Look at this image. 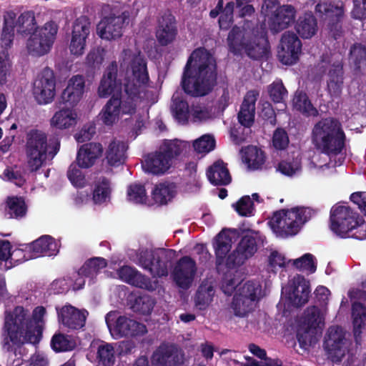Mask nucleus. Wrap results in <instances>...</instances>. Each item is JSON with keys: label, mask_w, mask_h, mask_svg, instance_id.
<instances>
[{"label": "nucleus", "mask_w": 366, "mask_h": 366, "mask_svg": "<svg viewBox=\"0 0 366 366\" xmlns=\"http://www.w3.org/2000/svg\"><path fill=\"white\" fill-rule=\"evenodd\" d=\"M121 66L130 65L132 74L124 82L122 99L112 97L99 113L100 120L107 126L117 123L122 115H130L134 138L146 128L149 108L157 102V94L150 84L147 63L136 49L124 50Z\"/></svg>", "instance_id": "f257e3e1"}, {"label": "nucleus", "mask_w": 366, "mask_h": 366, "mask_svg": "<svg viewBox=\"0 0 366 366\" xmlns=\"http://www.w3.org/2000/svg\"><path fill=\"white\" fill-rule=\"evenodd\" d=\"M261 15L264 17V24L260 29L252 28L247 22L242 28L236 26L230 31L227 44L231 52L245 53L254 59L266 56L269 49L267 29L273 33L287 29L294 23L296 10L291 5L280 6L277 0H264Z\"/></svg>", "instance_id": "f03ea898"}, {"label": "nucleus", "mask_w": 366, "mask_h": 366, "mask_svg": "<svg viewBox=\"0 0 366 366\" xmlns=\"http://www.w3.org/2000/svg\"><path fill=\"white\" fill-rule=\"evenodd\" d=\"M46 315V309L42 306L36 307L31 314L29 308L23 306H16L6 310L2 330L4 346L10 350L26 343H39Z\"/></svg>", "instance_id": "7ed1b4c3"}, {"label": "nucleus", "mask_w": 366, "mask_h": 366, "mask_svg": "<svg viewBox=\"0 0 366 366\" xmlns=\"http://www.w3.org/2000/svg\"><path fill=\"white\" fill-rule=\"evenodd\" d=\"M214 57L204 49L194 51L185 66L182 84L184 92L194 97L207 94L216 82Z\"/></svg>", "instance_id": "20e7f679"}, {"label": "nucleus", "mask_w": 366, "mask_h": 366, "mask_svg": "<svg viewBox=\"0 0 366 366\" xmlns=\"http://www.w3.org/2000/svg\"><path fill=\"white\" fill-rule=\"evenodd\" d=\"M261 241V236L257 232L249 231L243 236L236 249L228 255L232 244L231 232L222 230L214 244L217 269L224 272V268L232 269L244 264L257 252V244Z\"/></svg>", "instance_id": "39448f33"}, {"label": "nucleus", "mask_w": 366, "mask_h": 366, "mask_svg": "<svg viewBox=\"0 0 366 366\" xmlns=\"http://www.w3.org/2000/svg\"><path fill=\"white\" fill-rule=\"evenodd\" d=\"M345 140V132L337 119L326 118L318 122L312 130V142L322 154L312 157L311 167H327V157L342 152Z\"/></svg>", "instance_id": "423d86ee"}, {"label": "nucleus", "mask_w": 366, "mask_h": 366, "mask_svg": "<svg viewBox=\"0 0 366 366\" xmlns=\"http://www.w3.org/2000/svg\"><path fill=\"white\" fill-rule=\"evenodd\" d=\"M58 140L48 142L46 134L41 130L30 131L26 136V165L31 172H36L52 159L59 150Z\"/></svg>", "instance_id": "0eeeda50"}, {"label": "nucleus", "mask_w": 366, "mask_h": 366, "mask_svg": "<svg viewBox=\"0 0 366 366\" xmlns=\"http://www.w3.org/2000/svg\"><path fill=\"white\" fill-rule=\"evenodd\" d=\"M330 227L333 233L342 238L366 239L363 221L345 204L339 203L331 208Z\"/></svg>", "instance_id": "6e6552de"}, {"label": "nucleus", "mask_w": 366, "mask_h": 366, "mask_svg": "<svg viewBox=\"0 0 366 366\" xmlns=\"http://www.w3.org/2000/svg\"><path fill=\"white\" fill-rule=\"evenodd\" d=\"M312 210L305 207H295L275 212L268 222L273 233L281 238L296 235L312 217Z\"/></svg>", "instance_id": "1a4fd4ad"}, {"label": "nucleus", "mask_w": 366, "mask_h": 366, "mask_svg": "<svg viewBox=\"0 0 366 366\" xmlns=\"http://www.w3.org/2000/svg\"><path fill=\"white\" fill-rule=\"evenodd\" d=\"M265 295L260 279L246 281L232 299L229 310L234 316L245 317L256 307L257 302Z\"/></svg>", "instance_id": "9d476101"}, {"label": "nucleus", "mask_w": 366, "mask_h": 366, "mask_svg": "<svg viewBox=\"0 0 366 366\" xmlns=\"http://www.w3.org/2000/svg\"><path fill=\"white\" fill-rule=\"evenodd\" d=\"M175 252L163 248L140 249L133 261L148 271L153 277H164L168 274V264L174 257Z\"/></svg>", "instance_id": "9b49d317"}, {"label": "nucleus", "mask_w": 366, "mask_h": 366, "mask_svg": "<svg viewBox=\"0 0 366 366\" xmlns=\"http://www.w3.org/2000/svg\"><path fill=\"white\" fill-rule=\"evenodd\" d=\"M324 313L317 307L307 308L298 322L297 337L302 347L312 345L324 326Z\"/></svg>", "instance_id": "f8f14e48"}, {"label": "nucleus", "mask_w": 366, "mask_h": 366, "mask_svg": "<svg viewBox=\"0 0 366 366\" xmlns=\"http://www.w3.org/2000/svg\"><path fill=\"white\" fill-rule=\"evenodd\" d=\"M58 24L49 21L32 32L26 41L27 53L33 56H42L48 54L56 40Z\"/></svg>", "instance_id": "ddd939ff"}, {"label": "nucleus", "mask_w": 366, "mask_h": 366, "mask_svg": "<svg viewBox=\"0 0 366 366\" xmlns=\"http://www.w3.org/2000/svg\"><path fill=\"white\" fill-rule=\"evenodd\" d=\"M127 49H136L139 53L140 55L144 59V56L142 54L141 51L136 46V44H134L131 45L127 49H124L122 52L121 53L119 58V63L120 65L121 71H126V76L124 79V82L121 79H119L117 74V64L116 61L112 62L109 66L107 68L98 87L97 93L99 97L106 98L110 95H112V97H117L119 94L122 93V89H124V82L126 78L132 74L131 66L129 65L127 67L122 68L120 59L124 50Z\"/></svg>", "instance_id": "4468645a"}, {"label": "nucleus", "mask_w": 366, "mask_h": 366, "mask_svg": "<svg viewBox=\"0 0 366 366\" xmlns=\"http://www.w3.org/2000/svg\"><path fill=\"white\" fill-rule=\"evenodd\" d=\"M105 322L111 336L116 340L147 332L145 325L127 316L120 315L117 311L108 312L105 316Z\"/></svg>", "instance_id": "2eb2a0df"}, {"label": "nucleus", "mask_w": 366, "mask_h": 366, "mask_svg": "<svg viewBox=\"0 0 366 366\" xmlns=\"http://www.w3.org/2000/svg\"><path fill=\"white\" fill-rule=\"evenodd\" d=\"M310 293L309 282L303 277L297 275L282 287L279 307L289 309L290 305L300 307L305 304Z\"/></svg>", "instance_id": "dca6fc26"}, {"label": "nucleus", "mask_w": 366, "mask_h": 366, "mask_svg": "<svg viewBox=\"0 0 366 366\" xmlns=\"http://www.w3.org/2000/svg\"><path fill=\"white\" fill-rule=\"evenodd\" d=\"M33 94L39 104L51 103L56 95V79L54 71L44 68L36 76L34 82Z\"/></svg>", "instance_id": "f3484780"}, {"label": "nucleus", "mask_w": 366, "mask_h": 366, "mask_svg": "<svg viewBox=\"0 0 366 366\" xmlns=\"http://www.w3.org/2000/svg\"><path fill=\"white\" fill-rule=\"evenodd\" d=\"M350 342L341 327H331L325 341V349L333 362H339L349 350Z\"/></svg>", "instance_id": "a211bd4d"}, {"label": "nucleus", "mask_w": 366, "mask_h": 366, "mask_svg": "<svg viewBox=\"0 0 366 366\" xmlns=\"http://www.w3.org/2000/svg\"><path fill=\"white\" fill-rule=\"evenodd\" d=\"M320 68L327 73V86L330 95L332 97H340L343 86V70L340 57L333 56L328 61L323 60Z\"/></svg>", "instance_id": "6ab92c4d"}, {"label": "nucleus", "mask_w": 366, "mask_h": 366, "mask_svg": "<svg viewBox=\"0 0 366 366\" xmlns=\"http://www.w3.org/2000/svg\"><path fill=\"white\" fill-rule=\"evenodd\" d=\"M130 16L129 11H124L122 15L104 17L97 25V34L108 41L119 39L124 32V25Z\"/></svg>", "instance_id": "aec40b11"}, {"label": "nucleus", "mask_w": 366, "mask_h": 366, "mask_svg": "<svg viewBox=\"0 0 366 366\" xmlns=\"http://www.w3.org/2000/svg\"><path fill=\"white\" fill-rule=\"evenodd\" d=\"M302 54V42L293 32H285L278 47V59L285 65H292L297 62Z\"/></svg>", "instance_id": "412c9836"}, {"label": "nucleus", "mask_w": 366, "mask_h": 366, "mask_svg": "<svg viewBox=\"0 0 366 366\" xmlns=\"http://www.w3.org/2000/svg\"><path fill=\"white\" fill-rule=\"evenodd\" d=\"M89 19L82 16L76 19L73 24L69 51L72 55L79 56L84 52L86 41L90 33Z\"/></svg>", "instance_id": "4be33fe9"}, {"label": "nucleus", "mask_w": 366, "mask_h": 366, "mask_svg": "<svg viewBox=\"0 0 366 366\" xmlns=\"http://www.w3.org/2000/svg\"><path fill=\"white\" fill-rule=\"evenodd\" d=\"M197 265L194 259L188 256L183 257L176 264L172 276L176 284L181 288L188 289L194 280Z\"/></svg>", "instance_id": "5701e85b"}, {"label": "nucleus", "mask_w": 366, "mask_h": 366, "mask_svg": "<svg viewBox=\"0 0 366 366\" xmlns=\"http://www.w3.org/2000/svg\"><path fill=\"white\" fill-rule=\"evenodd\" d=\"M58 320L64 327L70 330H79L85 325L88 312L71 305L56 308Z\"/></svg>", "instance_id": "b1692460"}, {"label": "nucleus", "mask_w": 366, "mask_h": 366, "mask_svg": "<svg viewBox=\"0 0 366 366\" xmlns=\"http://www.w3.org/2000/svg\"><path fill=\"white\" fill-rule=\"evenodd\" d=\"M316 12L325 15L330 21H335V24L330 25V32L336 39L341 31V26L339 24L340 19L344 14V6L342 1H322L319 3L315 8Z\"/></svg>", "instance_id": "393cba45"}, {"label": "nucleus", "mask_w": 366, "mask_h": 366, "mask_svg": "<svg viewBox=\"0 0 366 366\" xmlns=\"http://www.w3.org/2000/svg\"><path fill=\"white\" fill-rule=\"evenodd\" d=\"M85 91V79L82 75L71 76L61 93V100L72 106L76 105L82 99Z\"/></svg>", "instance_id": "a878e982"}, {"label": "nucleus", "mask_w": 366, "mask_h": 366, "mask_svg": "<svg viewBox=\"0 0 366 366\" xmlns=\"http://www.w3.org/2000/svg\"><path fill=\"white\" fill-rule=\"evenodd\" d=\"M117 274L123 282L139 288L152 291L154 290L157 286V281H150L134 267L130 266L122 267L117 270Z\"/></svg>", "instance_id": "bb28decb"}, {"label": "nucleus", "mask_w": 366, "mask_h": 366, "mask_svg": "<svg viewBox=\"0 0 366 366\" xmlns=\"http://www.w3.org/2000/svg\"><path fill=\"white\" fill-rule=\"evenodd\" d=\"M78 121L79 115L76 109L63 107L53 114L49 124L54 130L65 131L74 128Z\"/></svg>", "instance_id": "cd10ccee"}, {"label": "nucleus", "mask_w": 366, "mask_h": 366, "mask_svg": "<svg viewBox=\"0 0 366 366\" xmlns=\"http://www.w3.org/2000/svg\"><path fill=\"white\" fill-rule=\"evenodd\" d=\"M112 192V182L104 177H100L93 183L92 202L97 206H107L111 202Z\"/></svg>", "instance_id": "c85d7f7f"}, {"label": "nucleus", "mask_w": 366, "mask_h": 366, "mask_svg": "<svg viewBox=\"0 0 366 366\" xmlns=\"http://www.w3.org/2000/svg\"><path fill=\"white\" fill-rule=\"evenodd\" d=\"M182 360V353L168 345L160 346L152 356V362L155 366H179Z\"/></svg>", "instance_id": "c756f323"}, {"label": "nucleus", "mask_w": 366, "mask_h": 366, "mask_svg": "<svg viewBox=\"0 0 366 366\" xmlns=\"http://www.w3.org/2000/svg\"><path fill=\"white\" fill-rule=\"evenodd\" d=\"M103 153L99 143H88L82 145L77 153L76 162L79 167L89 168L100 158Z\"/></svg>", "instance_id": "7c9ffc66"}, {"label": "nucleus", "mask_w": 366, "mask_h": 366, "mask_svg": "<svg viewBox=\"0 0 366 366\" xmlns=\"http://www.w3.org/2000/svg\"><path fill=\"white\" fill-rule=\"evenodd\" d=\"M177 35L174 17L169 13L164 14L159 21L156 36L162 45L172 43Z\"/></svg>", "instance_id": "2f4dec72"}, {"label": "nucleus", "mask_w": 366, "mask_h": 366, "mask_svg": "<svg viewBox=\"0 0 366 366\" xmlns=\"http://www.w3.org/2000/svg\"><path fill=\"white\" fill-rule=\"evenodd\" d=\"M29 244L34 259L43 256H54L59 252L58 242L48 235L41 236Z\"/></svg>", "instance_id": "473e14b6"}, {"label": "nucleus", "mask_w": 366, "mask_h": 366, "mask_svg": "<svg viewBox=\"0 0 366 366\" xmlns=\"http://www.w3.org/2000/svg\"><path fill=\"white\" fill-rule=\"evenodd\" d=\"M173 165L171 158L167 157L160 149L149 154L143 164L144 169L154 174H162L167 172Z\"/></svg>", "instance_id": "72a5a7b5"}, {"label": "nucleus", "mask_w": 366, "mask_h": 366, "mask_svg": "<svg viewBox=\"0 0 366 366\" xmlns=\"http://www.w3.org/2000/svg\"><path fill=\"white\" fill-rule=\"evenodd\" d=\"M259 97L256 90L249 91L243 100L240 111L238 114L239 123L245 127H250L254 119L255 102Z\"/></svg>", "instance_id": "f704fd0d"}, {"label": "nucleus", "mask_w": 366, "mask_h": 366, "mask_svg": "<svg viewBox=\"0 0 366 366\" xmlns=\"http://www.w3.org/2000/svg\"><path fill=\"white\" fill-rule=\"evenodd\" d=\"M177 194V188L174 183L164 182L157 184L151 192L152 204L166 205L172 201Z\"/></svg>", "instance_id": "c9c22d12"}, {"label": "nucleus", "mask_w": 366, "mask_h": 366, "mask_svg": "<svg viewBox=\"0 0 366 366\" xmlns=\"http://www.w3.org/2000/svg\"><path fill=\"white\" fill-rule=\"evenodd\" d=\"M242 159L248 170L262 169L266 163L265 153L257 147L248 146L242 150Z\"/></svg>", "instance_id": "e433bc0d"}, {"label": "nucleus", "mask_w": 366, "mask_h": 366, "mask_svg": "<svg viewBox=\"0 0 366 366\" xmlns=\"http://www.w3.org/2000/svg\"><path fill=\"white\" fill-rule=\"evenodd\" d=\"M4 24L0 35V45L2 51L10 49L14 39L15 10H7L4 14Z\"/></svg>", "instance_id": "4c0bfd02"}, {"label": "nucleus", "mask_w": 366, "mask_h": 366, "mask_svg": "<svg viewBox=\"0 0 366 366\" xmlns=\"http://www.w3.org/2000/svg\"><path fill=\"white\" fill-rule=\"evenodd\" d=\"M34 16V13L31 11H27L21 13L17 16V13L15 11V20H14V30L18 34L25 35H30L34 32L36 29H39Z\"/></svg>", "instance_id": "58836bf2"}, {"label": "nucleus", "mask_w": 366, "mask_h": 366, "mask_svg": "<svg viewBox=\"0 0 366 366\" xmlns=\"http://www.w3.org/2000/svg\"><path fill=\"white\" fill-rule=\"evenodd\" d=\"M207 177L209 182L215 185H225L231 181L227 165L222 160L216 161L208 169Z\"/></svg>", "instance_id": "ea45409f"}, {"label": "nucleus", "mask_w": 366, "mask_h": 366, "mask_svg": "<svg viewBox=\"0 0 366 366\" xmlns=\"http://www.w3.org/2000/svg\"><path fill=\"white\" fill-rule=\"evenodd\" d=\"M127 146L126 143L119 140L112 141L106 150V159L109 164L119 166L122 164L126 158Z\"/></svg>", "instance_id": "a19ab883"}, {"label": "nucleus", "mask_w": 366, "mask_h": 366, "mask_svg": "<svg viewBox=\"0 0 366 366\" xmlns=\"http://www.w3.org/2000/svg\"><path fill=\"white\" fill-rule=\"evenodd\" d=\"M215 294L214 285L212 280H204L200 285L195 297V305L199 310L209 306Z\"/></svg>", "instance_id": "79ce46f5"}, {"label": "nucleus", "mask_w": 366, "mask_h": 366, "mask_svg": "<svg viewBox=\"0 0 366 366\" xmlns=\"http://www.w3.org/2000/svg\"><path fill=\"white\" fill-rule=\"evenodd\" d=\"M172 111L174 117L179 123L184 124L192 120L191 107L180 97L179 93H175L172 97Z\"/></svg>", "instance_id": "37998d69"}, {"label": "nucleus", "mask_w": 366, "mask_h": 366, "mask_svg": "<svg viewBox=\"0 0 366 366\" xmlns=\"http://www.w3.org/2000/svg\"><path fill=\"white\" fill-rule=\"evenodd\" d=\"M27 207L23 197H7L4 206V214L8 218L19 219L26 215Z\"/></svg>", "instance_id": "c03bdc74"}, {"label": "nucleus", "mask_w": 366, "mask_h": 366, "mask_svg": "<svg viewBox=\"0 0 366 366\" xmlns=\"http://www.w3.org/2000/svg\"><path fill=\"white\" fill-rule=\"evenodd\" d=\"M295 29L303 39H310L317 31V23L311 13L300 16L295 25Z\"/></svg>", "instance_id": "a18cd8bd"}, {"label": "nucleus", "mask_w": 366, "mask_h": 366, "mask_svg": "<svg viewBox=\"0 0 366 366\" xmlns=\"http://www.w3.org/2000/svg\"><path fill=\"white\" fill-rule=\"evenodd\" d=\"M276 170L287 177L298 175L302 171V161L300 154L288 157L282 160L276 167Z\"/></svg>", "instance_id": "49530a36"}, {"label": "nucleus", "mask_w": 366, "mask_h": 366, "mask_svg": "<svg viewBox=\"0 0 366 366\" xmlns=\"http://www.w3.org/2000/svg\"><path fill=\"white\" fill-rule=\"evenodd\" d=\"M189 147V144L188 142L174 139L164 140L159 149L167 157L171 158V162L174 163V160L183 152H185Z\"/></svg>", "instance_id": "de8ad7c7"}, {"label": "nucleus", "mask_w": 366, "mask_h": 366, "mask_svg": "<svg viewBox=\"0 0 366 366\" xmlns=\"http://www.w3.org/2000/svg\"><path fill=\"white\" fill-rule=\"evenodd\" d=\"M234 269H227L222 282L221 289L227 295H231L234 291L237 292L238 289L243 285L241 277Z\"/></svg>", "instance_id": "09e8293b"}, {"label": "nucleus", "mask_w": 366, "mask_h": 366, "mask_svg": "<svg viewBox=\"0 0 366 366\" xmlns=\"http://www.w3.org/2000/svg\"><path fill=\"white\" fill-rule=\"evenodd\" d=\"M352 317L354 335L357 342L361 333V329L366 325V308L362 304L354 301L352 307Z\"/></svg>", "instance_id": "8fccbe9b"}, {"label": "nucleus", "mask_w": 366, "mask_h": 366, "mask_svg": "<svg viewBox=\"0 0 366 366\" xmlns=\"http://www.w3.org/2000/svg\"><path fill=\"white\" fill-rule=\"evenodd\" d=\"M294 109L307 116H316L317 109L309 100L307 94L302 91H297L292 101Z\"/></svg>", "instance_id": "3c124183"}, {"label": "nucleus", "mask_w": 366, "mask_h": 366, "mask_svg": "<svg viewBox=\"0 0 366 366\" xmlns=\"http://www.w3.org/2000/svg\"><path fill=\"white\" fill-rule=\"evenodd\" d=\"M127 202L134 204H150L147 203V196L144 185L134 183L127 187Z\"/></svg>", "instance_id": "603ef678"}, {"label": "nucleus", "mask_w": 366, "mask_h": 366, "mask_svg": "<svg viewBox=\"0 0 366 366\" xmlns=\"http://www.w3.org/2000/svg\"><path fill=\"white\" fill-rule=\"evenodd\" d=\"M350 62L356 71H361L366 67V49L364 46L356 44L352 46Z\"/></svg>", "instance_id": "864d4df0"}, {"label": "nucleus", "mask_w": 366, "mask_h": 366, "mask_svg": "<svg viewBox=\"0 0 366 366\" xmlns=\"http://www.w3.org/2000/svg\"><path fill=\"white\" fill-rule=\"evenodd\" d=\"M97 357L102 366H112L114 363V347L109 343L102 342L97 347Z\"/></svg>", "instance_id": "5fc2aeb1"}, {"label": "nucleus", "mask_w": 366, "mask_h": 366, "mask_svg": "<svg viewBox=\"0 0 366 366\" xmlns=\"http://www.w3.org/2000/svg\"><path fill=\"white\" fill-rule=\"evenodd\" d=\"M51 345L54 350L65 352L73 350L76 343L71 337L59 333L53 336Z\"/></svg>", "instance_id": "6e6d98bb"}, {"label": "nucleus", "mask_w": 366, "mask_h": 366, "mask_svg": "<svg viewBox=\"0 0 366 366\" xmlns=\"http://www.w3.org/2000/svg\"><path fill=\"white\" fill-rule=\"evenodd\" d=\"M29 244H20L18 247H13L10 254V260L12 268L24 262L25 261L34 259Z\"/></svg>", "instance_id": "4d7b16f0"}, {"label": "nucleus", "mask_w": 366, "mask_h": 366, "mask_svg": "<svg viewBox=\"0 0 366 366\" xmlns=\"http://www.w3.org/2000/svg\"><path fill=\"white\" fill-rule=\"evenodd\" d=\"M12 62L6 51H0V85L6 83L11 76Z\"/></svg>", "instance_id": "13d9d810"}, {"label": "nucleus", "mask_w": 366, "mask_h": 366, "mask_svg": "<svg viewBox=\"0 0 366 366\" xmlns=\"http://www.w3.org/2000/svg\"><path fill=\"white\" fill-rule=\"evenodd\" d=\"M291 263L293 267L303 272L311 274L316 271L314 257L311 254H305L300 258L292 260Z\"/></svg>", "instance_id": "bf43d9fd"}, {"label": "nucleus", "mask_w": 366, "mask_h": 366, "mask_svg": "<svg viewBox=\"0 0 366 366\" xmlns=\"http://www.w3.org/2000/svg\"><path fill=\"white\" fill-rule=\"evenodd\" d=\"M193 147L197 152L207 154L214 149L215 139L210 134H204L194 142Z\"/></svg>", "instance_id": "052dcab7"}, {"label": "nucleus", "mask_w": 366, "mask_h": 366, "mask_svg": "<svg viewBox=\"0 0 366 366\" xmlns=\"http://www.w3.org/2000/svg\"><path fill=\"white\" fill-rule=\"evenodd\" d=\"M107 265L104 258L97 257L87 261L81 267V273H87L88 277L93 278L98 272Z\"/></svg>", "instance_id": "680f3d73"}, {"label": "nucleus", "mask_w": 366, "mask_h": 366, "mask_svg": "<svg viewBox=\"0 0 366 366\" xmlns=\"http://www.w3.org/2000/svg\"><path fill=\"white\" fill-rule=\"evenodd\" d=\"M67 177L71 184L75 187L82 188L87 184V180L84 174L76 164H72L70 165L67 172Z\"/></svg>", "instance_id": "e2e57ef3"}, {"label": "nucleus", "mask_w": 366, "mask_h": 366, "mask_svg": "<svg viewBox=\"0 0 366 366\" xmlns=\"http://www.w3.org/2000/svg\"><path fill=\"white\" fill-rule=\"evenodd\" d=\"M291 262V259H287L282 254L277 251L271 252L268 257V267L273 272H276L278 269L286 267Z\"/></svg>", "instance_id": "0e129e2a"}, {"label": "nucleus", "mask_w": 366, "mask_h": 366, "mask_svg": "<svg viewBox=\"0 0 366 366\" xmlns=\"http://www.w3.org/2000/svg\"><path fill=\"white\" fill-rule=\"evenodd\" d=\"M192 122H201L213 118L214 114L211 109L201 106L192 105L191 107Z\"/></svg>", "instance_id": "69168bd1"}, {"label": "nucleus", "mask_w": 366, "mask_h": 366, "mask_svg": "<svg viewBox=\"0 0 366 366\" xmlns=\"http://www.w3.org/2000/svg\"><path fill=\"white\" fill-rule=\"evenodd\" d=\"M233 207L241 216H252L254 214L253 202L249 196L242 197Z\"/></svg>", "instance_id": "338daca9"}, {"label": "nucleus", "mask_w": 366, "mask_h": 366, "mask_svg": "<svg viewBox=\"0 0 366 366\" xmlns=\"http://www.w3.org/2000/svg\"><path fill=\"white\" fill-rule=\"evenodd\" d=\"M269 92L273 102L282 103L287 95V92L281 81H274L269 86Z\"/></svg>", "instance_id": "774afa93"}]
</instances>
